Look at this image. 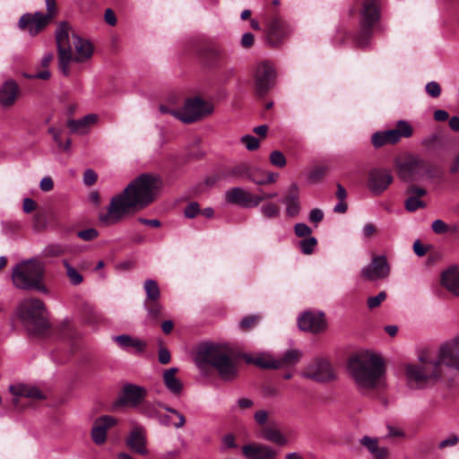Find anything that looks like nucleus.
I'll return each mask as SVG.
<instances>
[{
  "label": "nucleus",
  "instance_id": "obj_1",
  "mask_svg": "<svg viewBox=\"0 0 459 459\" xmlns=\"http://www.w3.org/2000/svg\"><path fill=\"white\" fill-rule=\"evenodd\" d=\"M407 385L411 389H425L438 383L459 390V336L442 342L434 351H422L419 361L405 367Z\"/></svg>",
  "mask_w": 459,
  "mask_h": 459
},
{
  "label": "nucleus",
  "instance_id": "obj_2",
  "mask_svg": "<svg viewBox=\"0 0 459 459\" xmlns=\"http://www.w3.org/2000/svg\"><path fill=\"white\" fill-rule=\"evenodd\" d=\"M160 186V177L140 175L123 192L111 198L107 212L100 213V221L105 225H114L126 216L145 208L156 199Z\"/></svg>",
  "mask_w": 459,
  "mask_h": 459
},
{
  "label": "nucleus",
  "instance_id": "obj_3",
  "mask_svg": "<svg viewBox=\"0 0 459 459\" xmlns=\"http://www.w3.org/2000/svg\"><path fill=\"white\" fill-rule=\"evenodd\" d=\"M348 372L357 391L361 394H373L386 386L385 364L378 353L362 351L351 357Z\"/></svg>",
  "mask_w": 459,
  "mask_h": 459
},
{
  "label": "nucleus",
  "instance_id": "obj_4",
  "mask_svg": "<svg viewBox=\"0 0 459 459\" xmlns=\"http://www.w3.org/2000/svg\"><path fill=\"white\" fill-rule=\"evenodd\" d=\"M194 361L201 371L212 367L220 377L226 381L233 380L238 376L234 351L226 342H201L195 347Z\"/></svg>",
  "mask_w": 459,
  "mask_h": 459
},
{
  "label": "nucleus",
  "instance_id": "obj_5",
  "mask_svg": "<svg viewBox=\"0 0 459 459\" xmlns=\"http://www.w3.org/2000/svg\"><path fill=\"white\" fill-rule=\"evenodd\" d=\"M44 275V264L37 258H31L17 264L12 272L13 285L21 290H37L47 293V288L41 283Z\"/></svg>",
  "mask_w": 459,
  "mask_h": 459
},
{
  "label": "nucleus",
  "instance_id": "obj_6",
  "mask_svg": "<svg viewBox=\"0 0 459 459\" xmlns=\"http://www.w3.org/2000/svg\"><path fill=\"white\" fill-rule=\"evenodd\" d=\"M16 313L22 325L32 333L40 334L49 326L45 305L39 299H23L18 305Z\"/></svg>",
  "mask_w": 459,
  "mask_h": 459
},
{
  "label": "nucleus",
  "instance_id": "obj_7",
  "mask_svg": "<svg viewBox=\"0 0 459 459\" xmlns=\"http://www.w3.org/2000/svg\"><path fill=\"white\" fill-rule=\"evenodd\" d=\"M47 13L35 12L24 13L19 20V28L30 36H36L55 18L57 13L56 0H45Z\"/></svg>",
  "mask_w": 459,
  "mask_h": 459
},
{
  "label": "nucleus",
  "instance_id": "obj_8",
  "mask_svg": "<svg viewBox=\"0 0 459 459\" xmlns=\"http://www.w3.org/2000/svg\"><path fill=\"white\" fill-rule=\"evenodd\" d=\"M361 15V30L357 36V44L367 47L372 36V29L380 19V0H363Z\"/></svg>",
  "mask_w": 459,
  "mask_h": 459
},
{
  "label": "nucleus",
  "instance_id": "obj_9",
  "mask_svg": "<svg viewBox=\"0 0 459 459\" xmlns=\"http://www.w3.org/2000/svg\"><path fill=\"white\" fill-rule=\"evenodd\" d=\"M58 54V67L65 76L70 74L69 64L73 61V39L71 27L67 22H61L56 30Z\"/></svg>",
  "mask_w": 459,
  "mask_h": 459
},
{
  "label": "nucleus",
  "instance_id": "obj_10",
  "mask_svg": "<svg viewBox=\"0 0 459 459\" xmlns=\"http://www.w3.org/2000/svg\"><path fill=\"white\" fill-rule=\"evenodd\" d=\"M212 110V104L195 98L186 100L185 105L179 108V112H176L175 115L178 116V120L189 124L211 114Z\"/></svg>",
  "mask_w": 459,
  "mask_h": 459
},
{
  "label": "nucleus",
  "instance_id": "obj_11",
  "mask_svg": "<svg viewBox=\"0 0 459 459\" xmlns=\"http://www.w3.org/2000/svg\"><path fill=\"white\" fill-rule=\"evenodd\" d=\"M302 377L316 382H329L335 378V373L331 364L325 359H316L308 364Z\"/></svg>",
  "mask_w": 459,
  "mask_h": 459
},
{
  "label": "nucleus",
  "instance_id": "obj_12",
  "mask_svg": "<svg viewBox=\"0 0 459 459\" xmlns=\"http://www.w3.org/2000/svg\"><path fill=\"white\" fill-rule=\"evenodd\" d=\"M276 72L273 65L264 61L257 65L255 72L256 91L260 95L265 94L274 84Z\"/></svg>",
  "mask_w": 459,
  "mask_h": 459
},
{
  "label": "nucleus",
  "instance_id": "obj_13",
  "mask_svg": "<svg viewBox=\"0 0 459 459\" xmlns=\"http://www.w3.org/2000/svg\"><path fill=\"white\" fill-rule=\"evenodd\" d=\"M390 273V266L385 255H374L370 264L361 269V277L366 281H375L385 279Z\"/></svg>",
  "mask_w": 459,
  "mask_h": 459
},
{
  "label": "nucleus",
  "instance_id": "obj_14",
  "mask_svg": "<svg viewBox=\"0 0 459 459\" xmlns=\"http://www.w3.org/2000/svg\"><path fill=\"white\" fill-rule=\"evenodd\" d=\"M225 200L230 204H238L244 208L257 207L261 204V199L256 198L255 195L238 186L227 190Z\"/></svg>",
  "mask_w": 459,
  "mask_h": 459
},
{
  "label": "nucleus",
  "instance_id": "obj_15",
  "mask_svg": "<svg viewBox=\"0 0 459 459\" xmlns=\"http://www.w3.org/2000/svg\"><path fill=\"white\" fill-rule=\"evenodd\" d=\"M298 325L300 330L317 333L326 328V322L323 312H304L298 318Z\"/></svg>",
  "mask_w": 459,
  "mask_h": 459
},
{
  "label": "nucleus",
  "instance_id": "obj_16",
  "mask_svg": "<svg viewBox=\"0 0 459 459\" xmlns=\"http://www.w3.org/2000/svg\"><path fill=\"white\" fill-rule=\"evenodd\" d=\"M392 181L393 177L389 171L374 169L368 173V187L372 193L379 195L388 187Z\"/></svg>",
  "mask_w": 459,
  "mask_h": 459
},
{
  "label": "nucleus",
  "instance_id": "obj_17",
  "mask_svg": "<svg viewBox=\"0 0 459 459\" xmlns=\"http://www.w3.org/2000/svg\"><path fill=\"white\" fill-rule=\"evenodd\" d=\"M117 424V420L108 415L95 420L91 429V438L96 445H102L107 439V431Z\"/></svg>",
  "mask_w": 459,
  "mask_h": 459
},
{
  "label": "nucleus",
  "instance_id": "obj_18",
  "mask_svg": "<svg viewBox=\"0 0 459 459\" xmlns=\"http://www.w3.org/2000/svg\"><path fill=\"white\" fill-rule=\"evenodd\" d=\"M146 389L140 385L126 384L123 386L119 401L124 405L136 407L146 396Z\"/></svg>",
  "mask_w": 459,
  "mask_h": 459
},
{
  "label": "nucleus",
  "instance_id": "obj_19",
  "mask_svg": "<svg viewBox=\"0 0 459 459\" xmlns=\"http://www.w3.org/2000/svg\"><path fill=\"white\" fill-rule=\"evenodd\" d=\"M291 33V28L279 18L271 21L267 30V38L272 45H277Z\"/></svg>",
  "mask_w": 459,
  "mask_h": 459
},
{
  "label": "nucleus",
  "instance_id": "obj_20",
  "mask_svg": "<svg viewBox=\"0 0 459 459\" xmlns=\"http://www.w3.org/2000/svg\"><path fill=\"white\" fill-rule=\"evenodd\" d=\"M242 453L247 459H276L277 451L263 444H249L242 446Z\"/></svg>",
  "mask_w": 459,
  "mask_h": 459
},
{
  "label": "nucleus",
  "instance_id": "obj_21",
  "mask_svg": "<svg viewBox=\"0 0 459 459\" xmlns=\"http://www.w3.org/2000/svg\"><path fill=\"white\" fill-rule=\"evenodd\" d=\"M402 120L397 121V128L386 131H378L373 134L371 141L375 148H380L386 144H394L402 138Z\"/></svg>",
  "mask_w": 459,
  "mask_h": 459
},
{
  "label": "nucleus",
  "instance_id": "obj_22",
  "mask_svg": "<svg viewBox=\"0 0 459 459\" xmlns=\"http://www.w3.org/2000/svg\"><path fill=\"white\" fill-rule=\"evenodd\" d=\"M408 198L405 201V208L409 212H415L418 209L425 208L426 203L421 200L427 195L424 187L418 185H410L407 188Z\"/></svg>",
  "mask_w": 459,
  "mask_h": 459
},
{
  "label": "nucleus",
  "instance_id": "obj_23",
  "mask_svg": "<svg viewBox=\"0 0 459 459\" xmlns=\"http://www.w3.org/2000/svg\"><path fill=\"white\" fill-rule=\"evenodd\" d=\"M380 438L363 436L359 439V443L362 446L373 459H387L389 452L388 449L379 445Z\"/></svg>",
  "mask_w": 459,
  "mask_h": 459
},
{
  "label": "nucleus",
  "instance_id": "obj_24",
  "mask_svg": "<svg viewBox=\"0 0 459 459\" xmlns=\"http://www.w3.org/2000/svg\"><path fill=\"white\" fill-rule=\"evenodd\" d=\"M20 96V88L13 80H7L0 87V104L4 108L13 106Z\"/></svg>",
  "mask_w": 459,
  "mask_h": 459
},
{
  "label": "nucleus",
  "instance_id": "obj_25",
  "mask_svg": "<svg viewBox=\"0 0 459 459\" xmlns=\"http://www.w3.org/2000/svg\"><path fill=\"white\" fill-rule=\"evenodd\" d=\"M98 121L99 115L91 113L79 119H69L66 125L72 134H86Z\"/></svg>",
  "mask_w": 459,
  "mask_h": 459
},
{
  "label": "nucleus",
  "instance_id": "obj_26",
  "mask_svg": "<svg viewBox=\"0 0 459 459\" xmlns=\"http://www.w3.org/2000/svg\"><path fill=\"white\" fill-rule=\"evenodd\" d=\"M72 39L76 52V55L73 56V61L82 63L91 57L93 47L89 40L83 39L74 33H72Z\"/></svg>",
  "mask_w": 459,
  "mask_h": 459
},
{
  "label": "nucleus",
  "instance_id": "obj_27",
  "mask_svg": "<svg viewBox=\"0 0 459 459\" xmlns=\"http://www.w3.org/2000/svg\"><path fill=\"white\" fill-rule=\"evenodd\" d=\"M126 445L136 453L140 455H146L148 450L146 449L144 429L139 426L134 428L126 438Z\"/></svg>",
  "mask_w": 459,
  "mask_h": 459
},
{
  "label": "nucleus",
  "instance_id": "obj_28",
  "mask_svg": "<svg viewBox=\"0 0 459 459\" xmlns=\"http://www.w3.org/2000/svg\"><path fill=\"white\" fill-rule=\"evenodd\" d=\"M282 203L286 205V214L289 217H295L299 213V188L297 184H292L290 186Z\"/></svg>",
  "mask_w": 459,
  "mask_h": 459
},
{
  "label": "nucleus",
  "instance_id": "obj_29",
  "mask_svg": "<svg viewBox=\"0 0 459 459\" xmlns=\"http://www.w3.org/2000/svg\"><path fill=\"white\" fill-rule=\"evenodd\" d=\"M9 391L15 396L13 400L14 406L18 405L19 397L32 398L37 400H43L45 395L37 387L28 386L24 385L9 386Z\"/></svg>",
  "mask_w": 459,
  "mask_h": 459
},
{
  "label": "nucleus",
  "instance_id": "obj_30",
  "mask_svg": "<svg viewBox=\"0 0 459 459\" xmlns=\"http://www.w3.org/2000/svg\"><path fill=\"white\" fill-rule=\"evenodd\" d=\"M441 285L459 296V266H450L441 274Z\"/></svg>",
  "mask_w": 459,
  "mask_h": 459
},
{
  "label": "nucleus",
  "instance_id": "obj_31",
  "mask_svg": "<svg viewBox=\"0 0 459 459\" xmlns=\"http://www.w3.org/2000/svg\"><path fill=\"white\" fill-rule=\"evenodd\" d=\"M114 341L123 350L133 348L135 352L142 353L146 349V342L139 338H134L128 334H121L115 336Z\"/></svg>",
  "mask_w": 459,
  "mask_h": 459
},
{
  "label": "nucleus",
  "instance_id": "obj_32",
  "mask_svg": "<svg viewBox=\"0 0 459 459\" xmlns=\"http://www.w3.org/2000/svg\"><path fill=\"white\" fill-rule=\"evenodd\" d=\"M244 360L248 364H255L263 368H279V365H275L276 359L266 353H258L255 356L246 353L243 355Z\"/></svg>",
  "mask_w": 459,
  "mask_h": 459
},
{
  "label": "nucleus",
  "instance_id": "obj_33",
  "mask_svg": "<svg viewBox=\"0 0 459 459\" xmlns=\"http://www.w3.org/2000/svg\"><path fill=\"white\" fill-rule=\"evenodd\" d=\"M178 370V369L177 368H170L163 373L164 384L173 394H179L183 390V384L181 380L176 377Z\"/></svg>",
  "mask_w": 459,
  "mask_h": 459
},
{
  "label": "nucleus",
  "instance_id": "obj_34",
  "mask_svg": "<svg viewBox=\"0 0 459 459\" xmlns=\"http://www.w3.org/2000/svg\"><path fill=\"white\" fill-rule=\"evenodd\" d=\"M163 409L166 410L167 411L170 412L171 414L175 415L178 418V421L172 422L171 417L169 415H162L160 412V417H158L156 420H158L161 425L173 426L176 429L182 428L185 425L186 419L182 413H180L178 411H177L173 408L168 407L166 405L163 406Z\"/></svg>",
  "mask_w": 459,
  "mask_h": 459
},
{
  "label": "nucleus",
  "instance_id": "obj_35",
  "mask_svg": "<svg viewBox=\"0 0 459 459\" xmlns=\"http://www.w3.org/2000/svg\"><path fill=\"white\" fill-rule=\"evenodd\" d=\"M263 437L281 446L288 445L287 437L276 428H264L263 429Z\"/></svg>",
  "mask_w": 459,
  "mask_h": 459
},
{
  "label": "nucleus",
  "instance_id": "obj_36",
  "mask_svg": "<svg viewBox=\"0 0 459 459\" xmlns=\"http://www.w3.org/2000/svg\"><path fill=\"white\" fill-rule=\"evenodd\" d=\"M300 358L301 352L299 350H289L275 360V365H279V368L294 366L299 361Z\"/></svg>",
  "mask_w": 459,
  "mask_h": 459
},
{
  "label": "nucleus",
  "instance_id": "obj_37",
  "mask_svg": "<svg viewBox=\"0 0 459 459\" xmlns=\"http://www.w3.org/2000/svg\"><path fill=\"white\" fill-rule=\"evenodd\" d=\"M143 289L146 293L144 307L148 306L149 301H158L160 297V290L158 283L154 280H146L143 283Z\"/></svg>",
  "mask_w": 459,
  "mask_h": 459
},
{
  "label": "nucleus",
  "instance_id": "obj_38",
  "mask_svg": "<svg viewBox=\"0 0 459 459\" xmlns=\"http://www.w3.org/2000/svg\"><path fill=\"white\" fill-rule=\"evenodd\" d=\"M82 314L84 321L88 324H95L99 321L100 316L97 310L89 303H84L82 306Z\"/></svg>",
  "mask_w": 459,
  "mask_h": 459
},
{
  "label": "nucleus",
  "instance_id": "obj_39",
  "mask_svg": "<svg viewBox=\"0 0 459 459\" xmlns=\"http://www.w3.org/2000/svg\"><path fill=\"white\" fill-rule=\"evenodd\" d=\"M260 212L267 219H275L280 216L281 209L276 204L268 202L261 206Z\"/></svg>",
  "mask_w": 459,
  "mask_h": 459
},
{
  "label": "nucleus",
  "instance_id": "obj_40",
  "mask_svg": "<svg viewBox=\"0 0 459 459\" xmlns=\"http://www.w3.org/2000/svg\"><path fill=\"white\" fill-rule=\"evenodd\" d=\"M63 264L66 271V275L69 279V281L72 285H79L82 282L83 277L82 275L77 272V270L71 265L66 260L63 261Z\"/></svg>",
  "mask_w": 459,
  "mask_h": 459
},
{
  "label": "nucleus",
  "instance_id": "obj_41",
  "mask_svg": "<svg viewBox=\"0 0 459 459\" xmlns=\"http://www.w3.org/2000/svg\"><path fill=\"white\" fill-rule=\"evenodd\" d=\"M414 165L416 168L423 169L429 178H434L441 176V170L439 168L433 164L422 160H415Z\"/></svg>",
  "mask_w": 459,
  "mask_h": 459
},
{
  "label": "nucleus",
  "instance_id": "obj_42",
  "mask_svg": "<svg viewBox=\"0 0 459 459\" xmlns=\"http://www.w3.org/2000/svg\"><path fill=\"white\" fill-rule=\"evenodd\" d=\"M163 408V404L160 403H144L142 407V412L146 415L149 418L157 419L160 417V412L157 410V407Z\"/></svg>",
  "mask_w": 459,
  "mask_h": 459
},
{
  "label": "nucleus",
  "instance_id": "obj_43",
  "mask_svg": "<svg viewBox=\"0 0 459 459\" xmlns=\"http://www.w3.org/2000/svg\"><path fill=\"white\" fill-rule=\"evenodd\" d=\"M316 244V238L315 237H309L308 238H304L299 242V247L303 254L310 255L313 253Z\"/></svg>",
  "mask_w": 459,
  "mask_h": 459
},
{
  "label": "nucleus",
  "instance_id": "obj_44",
  "mask_svg": "<svg viewBox=\"0 0 459 459\" xmlns=\"http://www.w3.org/2000/svg\"><path fill=\"white\" fill-rule=\"evenodd\" d=\"M386 299V293L385 291H380L376 296H371L367 300V306L370 310H373L378 307L382 302Z\"/></svg>",
  "mask_w": 459,
  "mask_h": 459
},
{
  "label": "nucleus",
  "instance_id": "obj_45",
  "mask_svg": "<svg viewBox=\"0 0 459 459\" xmlns=\"http://www.w3.org/2000/svg\"><path fill=\"white\" fill-rule=\"evenodd\" d=\"M329 168L327 166H316L309 172V178L313 181H319L327 173Z\"/></svg>",
  "mask_w": 459,
  "mask_h": 459
},
{
  "label": "nucleus",
  "instance_id": "obj_46",
  "mask_svg": "<svg viewBox=\"0 0 459 459\" xmlns=\"http://www.w3.org/2000/svg\"><path fill=\"white\" fill-rule=\"evenodd\" d=\"M270 162L278 168H283L286 165V159L280 151H273L270 154Z\"/></svg>",
  "mask_w": 459,
  "mask_h": 459
},
{
  "label": "nucleus",
  "instance_id": "obj_47",
  "mask_svg": "<svg viewBox=\"0 0 459 459\" xmlns=\"http://www.w3.org/2000/svg\"><path fill=\"white\" fill-rule=\"evenodd\" d=\"M426 93L432 98H438L441 94V86L437 82H429L425 86Z\"/></svg>",
  "mask_w": 459,
  "mask_h": 459
},
{
  "label": "nucleus",
  "instance_id": "obj_48",
  "mask_svg": "<svg viewBox=\"0 0 459 459\" xmlns=\"http://www.w3.org/2000/svg\"><path fill=\"white\" fill-rule=\"evenodd\" d=\"M241 143L245 144L246 148L249 151L256 150L259 147L258 139L250 134H246L242 136Z\"/></svg>",
  "mask_w": 459,
  "mask_h": 459
},
{
  "label": "nucleus",
  "instance_id": "obj_49",
  "mask_svg": "<svg viewBox=\"0 0 459 459\" xmlns=\"http://www.w3.org/2000/svg\"><path fill=\"white\" fill-rule=\"evenodd\" d=\"M145 308L150 316L156 318L160 316L162 306L158 301H149Z\"/></svg>",
  "mask_w": 459,
  "mask_h": 459
},
{
  "label": "nucleus",
  "instance_id": "obj_50",
  "mask_svg": "<svg viewBox=\"0 0 459 459\" xmlns=\"http://www.w3.org/2000/svg\"><path fill=\"white\" fill-rule=\"evenodd\" d=\"M200 212L199 204L195 202L188 204L184 210V215L189 219L195 218Z\"/></svg>",
  "mask_w": 459,
  "mask_h": 459
},
{
  "label": "nucleus",
  "instance_id": "obj_51",
  "mask_svg": "<svg viewBox=\"0 0 459 459\" xmlns=\"http://www.w3.org/2000/svg\"><path fill=\"white\" fill-rule=\"evenodd\" d=\"M259 322L258 316H247L243 317L239 323V325L244 330H248Z\"/></svg>",
  "mask_w": 459,
  "mask_h": 459
},
{
  "label": "nucleus",
  "instance_id": "obj_52",
  "mask_svg": "<svg viewBox=\"0 0 459 459\" xmlns=\"http://www.w3.org/2000/svg\"><path fill=\"white\" fill-rule=\"evenodd\" d=\"M77 235L82 240L89 241V240H92V239L96 238L98 237L99 233L95 229L90 228V229L79 231L77 233Z\"/></svg>",
  "mask_w": 459,
  "mask_h": 459
},
{
  "label": "nucleus",
  "instance_id": "obj_53",
  "mask_svg": "<svg viewBox=\"0 0 459 459\" xmlns=\"http://www.w3.org/2000/svg\"><path fill=\"white\" fill-rule=\"evenodd\" d=\"M269 419V412L266 410H259L255 412L254 420L259 426H264L267 423Z\"/></svg>",
  "mask_w": 459,
  "mask_h": 459
},
{
  "label": "nucleus",
  "instance_id": "obj_54",
  "mask_svg": "<svg viewBox=\"0 0 459 459\" xmlns=\"http://www.w3.org/2000/svg\"><path fill=\"white\" fill-rule=\"evenodd\" d=\"M431 228L436 234H445L449 230L448 225L441 220L434 221Z\"/></svg>",
  "mask_w": 459,
  "mask_h": 459
},
{
  "label": "nucleus",
  "instance_id": "obj_55",
  "mask_svg": "<svg viewBox=\"0 0 459 459\" xmlns=\"http://www.w3.org/2000/svg\"><path fill=\"white\" fill-rule=\"evenodd\" d=\"M295 234L298 237H307L310 236L312 230L305 223H297L294 226Z\"/></svg>",
  "mask_w": 459,
  "mask_h": 459
},
{
  "label": "nucleus",
  "instance_id": "obj_56",
  "mask_svg": "<svg viewBox=\"0 0 459 459\" xmlns=\"http://www.w3.org/2000/svg\"><path fill=\"white\" fill-rule=\"evenodd\" d=\"M97 181V174L94 170L88 169L83 174V182L87 186H92Z\"/></svg>",
  "mask_w": 459,
  "mask_h": 459
},
{
  "label": "nucleus",
  "instance_id": "obj_57",
  "mask_svg": "<svg viewBox=\"0 0 459 459\" xmlns=\"http://www.w3.org/2000/svg\"><path fill=\"white\" fill-rule=\"evenodd\" d=\"M459 442V437L455 434H452L448 438L441 441L438 445L440 449H444L447 446H453L457 445Z\"/></svg>",
  "mask_w": 459,
  "mask_h": 459
},
{
  "label": "nucleus",
  "instance_id": "obj_58",
  "mask_svg": "<svg viewBox=\"0 0 459 459\" xmlns=\"http://www.w3.org/2000/svg\"><path fill=\"white\" fill-rule=\"evenodd\" d=\"M309 221L315 223L321 221L324 218V212L318 208H314L309 212Z\"/></svg>",
  "mask_w": 459,
  "mask_h": 459
},
{
  "label": "nucleus",
  "instance_id": "obj_59",
  "mask_svg": "<svg viewBox=\"0 0 459 459\" xmlns=\"http://www.w3.org/2000/svg\"><path fill=\"white\" fill-rule=\"evenodd\" d=\"M104 20L110 26H115L117 22V16L113 10L110 8L106 9L104 13Z\"/></svg>",
  "mask_w": 459,
  "mask_h": 459
},
{
  "label": "nucleus",
  "instance_id": "obj_60",
  "mask_svg": "<svg viewBox=\"0 0 459 459\" xmlns=\"http://www.w3.org/2000/svg\"><path fill=\"white\" fill-rule=\"evenodd\" d=\"M62 247L57 245H50L47 247L44 250L45 255L48 256H56L62 254Z\"/></svg>",
  "mask_w": 459,
  "mask_h": 459
},
{
  "label": "nucleus",
  "instance_id": "obj_61",
  "mask_svg": "<svg viewBox=\"0 0 459 459\" xmlns=\"http://www.w3.org/2000/svg\"><path fill=\"white\" fill-rule=\"evenodd\" d=\"M253 405H254V402H253V400H251L249 398H245V397L238 398L236 402V406L240 410H246V409L252 408Z\"/></svg>",
  "mask_w": 459,
  "mask_h": 459
},
{
  "label": "nucleus",
  "instance_id": "obj_62",
  "mask_svg": "<svg viewBox=\"0 0 459 459\" xmlns=\"http://www.w3.org/2000/svg\"><path fill=\"white\" fill-rule=\"evenodd\" d=\"M254 41H255L254 35L251 32H246L242 35L241 46L246 48H250L251 46H253Z\"/></svg>",
  "mask_w": 459,
  "mask_h": 459
},
{
  "label": "nucleus",
  "instance_id": "obj_63",
  "mask_svg": "<svg viewBox=\"0 0 459 459\" xmlns=\"http://www.w3.org/2000/svg\"><path fill=\"white\" fill-rule=\"evenodd\" d=\"M54 183L50 177H45L41 179L39 187L44 192H48L53 189Z\"/></svg>",
  "mask_w": 459,
  "mask_h": 459
},
{
  "label": "nucleus",
  "instance_id": "obj_64",
  "mask_svg": "<svg viewBox=\"0 0 459 459\" xmlns=\"http://www.w3.org/2000/svg\"><path fill=\"white\" fill-rule=\"evenodd\" d=\"M159 361L163 365L168 364L170 361V353L169 350L165 348H160L159 350Z\"/></svg>",
  "mask_w": 459,
  "mask_h": 459
}]
</instances>
